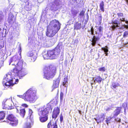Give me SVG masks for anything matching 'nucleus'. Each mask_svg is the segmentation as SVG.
Listing matches in <instances>:
<instances>
[{
	"label": "nucleus",
	"mask_w": 128,
	"mask_h": 128,
	"mask_svg": "<svg viewBox=\"0 0 128 128\" xmlns=\"http://www.w3.org/2000/svg\"><path fill=\"white\" fill-rule=\"evenodd\" d=\"M98 20L99 23V24L100 25L101 24V21L102 20V14H98Z\"/></svg>",
	"instance_id": "34"
},
{
	"label": "nucleus",
	"mask_w": 128,
	"mask_h": 128,
	"mask_svg": "<svg viewBox=\"0 0 128 128\" xmlns=\"http://www.w3.org/2000/svg\"><path fill=\"white\" fill-rule=\"evenodd\" d=\"M68 78L67 77H66L64 78L62 82V85L64 86H65L66 84L68 83Z\"/></svg>",
	"instance_id": "32"
},
{
	"label": "nucleus",
	"mask_w": 128,
	"mask_h": 128,
	"mask_svg": "<svg viewBox=\"0 0 128 128\" xmlns=\"http://www.w3.org/2000/svg\"><path fill=\"white\" fill-rule=\"evenodd\" d=\"M7 119L12 122L10 123L12 126H16L18 124V120L12 114H10L7 117Z\"/></svg>",
	"instance_id": "9"
},
{
	"label": "nucleus",
	"mask_w": 128,
	"mask_h": 128,
	"mask_svg": "<svg viewBox=\"0 0 128 128\" xmlns=\"http://www.w3.org/2000/svg\"><path fill=\"white\" fill-rule=\"evenodd\" d=\"M50 111L45 108L44 106L38 108V114L39 116V119L41 122H44L48 120Z\"/></svg>",
	"instance_id": "5"
},
{
	"label": "nucleus",
	"mask_w": 128,
	"mask_h": 128,
	"mask_svg": "<svg viewBox=\"0 0 128 128\" xmlns=\"http://www.w3.org/2000/svg\"><path fill=\"white\" fill-rule=\"evenodd\" d=\"M19 51L20 52V54H21V48L20 47V48Z\"/></svg>",
	"instance_id": "54"
},
{
	"label": "nucleus",
	"mask_w": 128,
	"mask_h": 128,
	"mask_svg": "<svg viewBox=\"0 0 128 128\" xmlns=\"http://www.w3.org/2000/svg\"><path fill=\"white\" fill-rule=\"evenodd\" d=\"M17 96L20 98H22L24 100V94L22 95H17Z\"/></svg>",
	"instance_id": "48"
},
{
	"label": "nucleus",
	"mask_w": 128,
	"mask_h": 128,
	"mask_svg": "<svg viewBox=\"0 0 128 128\" xmlns=\"http://www.w3.org/2000/svg\"><path fill=\"white\" fill-rule=\"evenodd\" d=\"M58 5H59V4L58 3V4L57 5H56V6H58Z\"/></svg>",
	"instance_id": "60"
},
{
	"label": "nucleus",
	"mask_w": 128,
	"mask_h": 128,
	"mask_svg": "<svg viewBox=\"0 0 128 128\" xmlns=\"http://www.w3.org/2000/svg\"><path fill=\"white\" fill-rule=\"evenodd\" d=\"M60 112V106H57L54 108L52 112V118L54 119V120L57 118Z\"/></svg>",
	"instance_id": "10"
},
{
	"label": "nucleus",
	"mask_w": 128,
	"mask_h": 128,
	"mask_svg": "<svg viewBox=\"0 0 128 128\" xmlns=\"http://www.w3.org/2000/svg\"><path fill=\"white\" fill-rule=\"evenodd\" d=\"M63 93L62 92H61L60 94V100L62 101V100L63 99Z\"/></svg>",
	"instance_id": "44"
},
{
	"label": "nucleus",
	"mask_w": 128,
	"mask_h": 128,
	"mask_svg": "<svg viewBox=\"0 0 128 128\" xmlns=\"http://www.w3.org/2000/svg\"><path fill=\"white\" fill-rule=\"evenodd\" d=\"M26 113V110L24 108L21 109L20 110V114L22 117H24Z\"/></svg>",
	"instance_id": "27"
},
{
	"label": "nucleus",
	"mask_w": 128,
	"mask_h": 128,
	"mask_svg": "<svg viewBox=\"0 0 128 128\" xmlns=\"http://www.w3.org/2000/svg\"><path fill=\"white\" fill-rule=\"evenodd\" d=\"M8 20L9 25H12L15 21L16 19L14 16L13 15H12L9 16Z\"/></svg>",
	"instance_id": "20"
},
{
	"label": "nucleus",
	"mask_w": 128,
	"mask_h": 128,
	"mask_svg": "<svg viewBox=\"0 0 128 128\" xmlns=\"http://www.w3.org/2000/svg\"><path fill=\"white\" fill-rule=\"evenodd\" d=\"M104 4L103 1H102L100 4V10L102 12H104Z\"/></svg>",
	"instance_id": "26"
},
{
	"label": "nucleus",
	"mask_w": 128,
	"mask_h": 128,
	"mask_svg": "<svg viewBox=\"0 0 128 128\" xmlns=\"http://www.w3.org/2000/svg\"><path fill=\"white\" fill-rule=\"evenodd\" d=\"M114 111L113 117L114 118L116 117L120 113L122 112V107H116Z\"/></svg>",
	"instance_id": "15"
},
{
	"label": "nucleus",
	"mask_w": 128,
	"mask_h": 128,
	"mask_svg": "<svg viewBox=\"0 0 128 128\" xmlns=\"http://www.w3.org/2000/svg\"><path fill=\"white\" fill-rule=\"evenodd\" d=\"M55 0L54 2H53V3L54 4H56V2H57V0Z\"/></svg>",
	"instance_id": "53"
},
{
	"label": "nucleus",
	"mask_w": 128,
	"mask_h": 128,
	"mask_svg": "<svg viewBox=\"0 0 128 128\" xmlns=\"http://www.w3.org/2000/svg\"><path fill=\"white\" fill-rule=\"evenodd\" d=\"M107 52H106V53H105V54H106V56H108V53Z\"/></svg>",
	"instance_id": "55"
},
{
	"label": "nucleus",
	"mask_w": 128,
	"mask_h": 128,
	"mask_svg": "<svg viewBox=\"0 0 128 128\" xmlns=\"http://www.w3.org/2000/svg\"><path fill=\"white\" fill-rule=\"evenodd\" d=\"M27 55L28 57H31L34 56V52L32 51L28 52L27 53Z\"/></svg>",
	"instance_id": "33"
},
{
	"label": "nucleus",
	"mask_w": 128,
	"mask_h": 128,
	"mask_svg": "<svg viewBox=\"0 0 128 128\" xmlns=\"http://www.w3.org/2000/svg\"><path fill=\"white\" fill-rule=\"evenodd\" d=\"M48 128H58L56 121L54 122L53 119L50 120L47 124Z\"/></svg>",
	"instance_id": "14"
},
{
	"label": "nucleus",
	"mask_w": 128,
	"mask_h": 128,
	"mask_svg": "<svg viewBox=\"0 0 128 128\" xmlns=\"http://www.w3.org/2000/svg\"><path fill=\"white\" fill-rule=\"evenodd\" d=\"M16 73H14L16 74L20 78H21L22 77L24 76L26 74V73L25 71H23L22 70H18Z\"/></svg>",
	"instance_id": "18"
},
{
	"label": "nucleus",
	"mask_w": 128,
	"mask_h": 128,
	"mask_svg": "<svg viewBox=\"0 0 128 128\" xmlns=\"http://www.w3.org/2000/svg\"><path fill=\"white\" fill-rule=\"evenodd\" d=\"M62 46L58 44L54 48L48 50L46 52H44L43 56L45 59H54L60 56Z\"/></svg>",
	"instance_id": "2"
},
{
	"label": "nucleus",
	"mask_w": 128,
	"mask_h": 128,
	"mask_svg": "<svg viewBox=\"0 0 128 128\" xmlns=\"http://www.w3.org/2000/svg\"><path fill=\"white\" fill-rule=\"evenodd\" d=\"M103 29V27H102L101 26H100L99 27L98 29V31L100 33H102V30Z\"/></svg>",
	"instance_id": "41"
},
{
	"label": "nucleus",
	"mask_w": 128,
	"mask_h": 128,
	"mask_svg": "<svg viewBox=\"0 0 128 128\" xmlns=\"http://www.w3.org/2000/svg\"><path fill=\"white\" fill-rule=\"evenodd\" d=\"M15 67L13 69L12 72L14 73H16L18 70H22L23 68H25L27 66L26 64L23 63L22 60H20L14 66Z\"/></svg>",
	"instance_id": "7"
},
{
	"label": "nucleus",
	"mask_w": 128,
	"mask_h": 128,
	"mask_svg": "<svg viewBox=\"0 0 128 128\" xmlns=\"http://www.w3.org/2000/svg\"><path fill=\"white\" fill-rule=\"evenodd\" d=\"M36 91L34 88H30L24 94V100L30 103L34 102L38 98L36 94Z\"/></svg>",
	"instance_id": "4"
},
{
	"label": "nucleus",
	"mask_w": 128,
	"mask_h": 128,
	"mask_svg": "<svg viewBox=\"0 0 128 128\" xmlns=\"http://www.w3.org/2000/svg\"><path fill=\"white\" fill-rule=\"evenodd\" d=\"M126 28H128V25H126L125 26Z\"/></svg>",
	"instance_id": "57"
},
{
	"label": "nucleus",
	"mask_w": 128,
	"mask_h": 128,
	"mask_svg": "<svg viewBox=\"0 0 128 128\" xmlns=\"http://www.w3.org/2000/svg\"><path fill=\"white\" fill-rule=\"evenodd\" d=\"M120 20L121 22H125L126 23L128 24V21L125 20V18H120Z\"/></svg>",
	"instance_id": "42"
},
{
	"label": "nucleus",
	"mask_w": 128,
	"mask_h": 128,
	"mask_svg": "<svg viewBox=\"0 0 128 128\" xmlns=\"http://www.w3.org/2000/svg\"><path fill=\"white\" fill-rule=\"evenodd\" d=\"M1 30V29L0 28V37H4V34L2 32V31L0 32Z\"/></svg>",
	"instance_id": "43"
},
{
	"label": "nucleus",
	"mask_w": 128,
	"mask_h": 128,
	"mask_svg": "<svg viewBox=\"0 0 128 128\" xmlns=\"http://www.w3.org/2000/svg\"><path fill=\"white\" fill-rule=\"evenodd\" d=\"M127 4H128V0H125Z\"/></svg>",
	"instance_id": "56"
},
{
	"label": "nucleus",
	"mask_w": 128,
	"mask_h": 128,
	"mask_svg": "<svg viewBox=\"0 0 128 128\" xmlns=\"http://www.w3.org/2000/svg\"><path fill=\"white\" fill-rule=\"evenodd\" d=\"M96 34H97V32H96Z\"/></svg>",
	"instance_id": "62"
},
{
	"label": "nucleus",
	"mask_w": 128,
	"mask_h": 128,
	"mask_svg": "<svg viewBox=\"0 0 128 128\" xmlns=\"http://www.w3.org/2000/svg\"><path fill=\"white\" fill-rule=\"evenodd\" d=\"M125 103H124L122 104V106H123V108H125Z\"/></svg>",
	"instance_id": "51"
},
{
	"label": "nucleus",
	"mask_w": 128,
	"mask_h": 128,
	"mask_svg": "<svg viewBox=\"0 0 128 128\" xmlns=\"http://www.w3.org/2000/svg\"><path fill=\"white\" fill-rule=\"evenodd\" d=\"M84 12L83 10H82L80 13L79 15L80 16H83L84 15Z\"/></svg>",
	"instance_id": "47"
},
{
	"label": "nucleus",
	"mask_w": 128,
	"mask_h": 128,
	"mask_svg": "<svg viewBox=\"0 0 128 128\" xmlns=\"http://www.w3.org/2000/svg\"><path fill=\"white\" fill-rule=\"evenodd\" d=\"M19 58L18 56L15 55L11 58L10 60L9 65H10L11 63L12 65L15 66L19 60Z\"/></svg>",
	"instance_id": "13"
},
{
	"label": "nucleus",
	"mask_w": 128,
	"mask_h": 128,
	"mask_svg": "<svg viewBox=\"0 0 128 128\" xmlns=\"http://www.w3.org/2000/svg\"><path fill=\"white\" fill-rule=\"evenodd\" d=\"M117 15L118 17L119 18H120L124 16V14L122 12H118L117 13Z\"/></svg>",
	"instance_id": "38"
},
{
	"label": "nucleus",
	"mask_w": 128,
	"mask_h": 128,
	"mask_svg": "<svg viewBox=\"0 0 128 128\" xmlns=\"http://www.w3.org/2000/svg\"><path fill=\"white\" fill-rule=\"evenodd\" d=\"M60 80V78H58L54 80L53 84L52 86L53 88L52 90L58 87Z\"/></svg>",
	"instance_id": "19"
},
{
	"label": "nucleus",
	"mask_w": 128,
	"mask_h": 128,
	"mask_svg": "<svg viewBox=\"0 0 128 128\" xmlns=\"http://www.w3.org/2000/svg\"><path fill=\"white\" fill-rule=\"evenodd\" d=\"M90 31L91 32V34L93 35L94 34V29L92 26L91 28Z\"/></svg>",
	"instance_id": "46"
},
{
	"label": "nucleus",
	"mask_w": 128,
	"mask_h": 128,
	"mask_svg": "<svg viewBox=\"0 0 128 128\" xmlns=\"http://www.w3.org/2000/svg\"><path fill=\"white\" fill-rule=\"evenodd\" d=\"M102 49L104 50V53L108 52V47L107 46H106L105 47L102 48Z\"/></svg>",
	"instance_id": "35"
},
{
	"label": "nucleus",
	"mask_w": 128,
	"mask_h": 128,
	"mask_svg": "<svg viewBox=\"0 0 128 128\" xmlns=\"http://www.w3.org/2000/svg\"><path fill=\"white\" fill-rule=\"evenodd\" d=\"M31 57V61L32 62H34L36 60L37 58L36 56L34 55Z\"/></svg>",
	"instance_id": "39"
},
{
	"label": "nucleus",
	"mask_w": 128,
	"mask_h": 128,
	"mask_svg": "<svg viewBox=\"0 0 128 128\" xmlns=\"http://www.w3.org/2000/svg\"><path fill=\"white\" fill-rule=\"evenodd\" d=\"M123 36L124 38H126L128 36V31H125L123 35Z\"/></svg>",
	"instance_id": "40"
},
{
	"label": "nucleus",
	"mask_w": 128,
	"mask_h": 128,
	"mask_svg": "<svg viewBox=\"0 0 128 128\" xmlns=\"http://www.w3.org/2000/svg\"><path fill=\"white\" fill-rule=\"evenodd\" d=\"M44 78L50 80L52 78L56 73V66L52 64L44 66L43 70Z\"/></svg>",
	"instance_id": "3"
},
{
	"label": "nucleus",
	"mask_w": 128,
	"mask_h": 128,
	"mask_svg": "<svg viewBox=\"0 0 128 128\" xmlns=\"http://www.w3.org/2000/svg\"><path fill=\"white\" fill-rule=\"evenodd\" d=\"M50 9L52 11H56L58 10V8L56 7L55 6L54 4H52L51 6H50Z\"/></svg>",
	"instance_id": "29"
},
{
	"label": "nucleus",
	"mask_w": 128,
	"mask_h": 128,
	"mask_svg": "<svg viewBox=\"0 0 128 128\" xmlns=\"http://www.w3.org/2000/svg\"><path fill=\"white\" fill-rule=\"evenodd\" d=\"M71 12L72 16L74 17L76 16L78 13V11L76 10H72Z\"/></svg>",
	"instance_id": "31"
},
{
	"label": "nucleus",
	"mask_w": 128,
	"mask_h": 128,
	"mask_svg": "<svg viewBox=\"0 0 128 128\" xmlns=\"http://www.w3.org/2000/svg\"><path fill=\"white\" fill-rule=\"evenodd\" d=\"M81 23H79L78 22H76L74 24V30H80L81 28Z\"/></svg>",
	"instance_id": "23"
},
{
	"label": "nucleus",
	"mask_w": 128,
	"mask_h": 128,
	"mask_svg": "<svg viewBox=\"0 0 128 128\" xmlns=\"http://www.w3.org/2000/svg\"><path fill=\"white\" fill-rule=\"evenodd\" d=\"M58 102V99L56 98H54L47 104L45 108L51 112L52 109V107L56 106Z\"/></svg>",
	"instance_id": "8"
},
{
	"label": "nucleus",
	"mask_w": 128,
	"mask_h": 128,
	"mask_svg": "<svg viewBox=\"0 0 128 128\" xmlns=\"http://www.w3.org/2000/svg\"><path fill=\"white\" fill-rule=\"evenodd\" d=\"M100 39V38L98 37H96L94 36L92 38V40L91 41L92 43V45L94 46L96 43V42L98 41Z\"/></svg>",
	"instance_id": "21"
},
{
	"label": "nucleus",
	"mask_w": 128,
	"mask_h": 128,
	"mask_svg": "<svg viewBox=\"0 0 128 128\" xmlns=\"http://www.w3.org/2000/svg\"><path fill=\"white\" fill-rule=\"evenodd\" d=\"M112 117L110 116H107L105 120L106 122L107 125H108L109 123H110V122L112 119Z\"/></svg>",
	"instance_id": "28"
},
{
	"label": "nucleus",
	"mask_w": 128,
	"mask_h": 128,
	"mask_svg": "<svg viewBox=\"0 0 128 128\" xmlns=\"http://www.w3.org/2000/svg\"><path fill=\"white\" fill-rule=\"evenodd\" d=\"M63 119V117L62 114H61L60 116V122H62Z\"/></svg>",
	"instance_id": "45"
},
{
	"label": "nucleus",
	"mask_w": 128,
	"mask_h": 128,
	"mask_svg": "<svg viewBox=\"0 0 128 128\" xmlns=\"http://www.w3.org/2000/svg\"><path fill=\"white\" fill-rule=\"evenodd\" d=\"M126 128H128V126L126 127Z\"/></svg>",
	"instance_id": "59"
},
{
	"label": "nucleus",
	"mask_w": 128,
	"mask_h": 128,
	"mask_svg": "<svg viewBox=\"0 0 128 128\" xmlns=\"http://www.w3.org/2000/svg\"><path fill=\"white\" fill-rule=\"evenodd\" d=\"M18 82V79L15 78H12L11 76L8 74L6 76V77L4 78L2 83L6 86H9L17 84Z\"/></svg>",
	"instance_id": "6"
},
{
	"label": "nucleus",
	"mask_w": 128,
	"mask_h": 128,
	"mask_svg": "<svg viewBox=\"0 0 128 128\" xmlns=\"http://www.w3.org/2000/svg\"><path fill=\"white\" fill-rule=\"evenodd\" d=\"M33 112L30 109H28V116L26 118L27 121L29 120L30 122H32L33 118V116L32 115Z\"/></svg>",
	"instance_id": "16"
},
{
	"label": "nucleus",
	"mask_w": 128,
	"mask_h": 128,
	"mask_svg": "<svg viewBox=\"0 0 128 128\" xmlns=\"http://www.w3.org/2000/svg\"><path fill=\"white\" fill-rule=\"evenodd\" d=\"M5 113L4 111L0 112V120L3 119L5 116Z\"/></svg>",
	"instance_id": "30"
},
{
	"label": "nucleus",
	"mask_w": 128,
	"mask_h": 128,
	"mask_svg": "<svg viewBox=\"0 0 128 128\" xmlns=\"http://www.w3.org/2000/svg\"><path fill=\"white\" fill-rule=\"evenodd\" d=\"M118 19L117 20H112L110 23L111 24H113L110 27L112 30H116V27H119L118 24H120V22L118 21Z\"/></svg>",
	"instance_id": "12"
},
{
	"label": "nucleus",
	"mask_w": 128,
	"mask_h": 128,
	"mask_svg": "<svg viewBox=\"0 0 128 128\" xmlns=\"http://www.w3.org/2000/svg\"><path fill=\"white\" fill-rule=\"evenodd\" d=\"M11 102L10 101H7L2 103V107L3 109L11 110L12 108Z\"/></svg>",
	"instance_id": "11"
},
{
	"label": "nucleus",
	"mask_w": 128,
	"mask_h": 128,
	"mask_svg": "<svg viewBox=\"0 0 128 128\" xmlns=\"http://www.w3.org/2000/svg\"><path fill=\"white\" fill-rule=\"evenodd\" d=\"M110 109V108H108L106 109V111H108Z\"/></svg>",
	"instance_id": "52"
},
{
	"label": "nucleus",
	"mask_w": 128,
	"mask_h": 128,
	"mask_svg": "<svg viewBox=\"0 0 128 128\" xmlns=\"http://www.w3.org/2000/svg\"><path fill=\"white\" fill-rule=\"evenodd\" d=\"M117 84L115 82H112V84L111 86L112 88H111L112 89L115 88L117 86Z\"/></svg>",
	"instance_id": "37"
},
{
	"label": "nucleus",
	"mask_w": 128,
	"mask_h": 128,
	"mask_svg": "<svg viewBox=\"0 0 128 128\" xmlns=\"http://www.w3.org/2000/svg\"><path fill=\"white\" fill-rule=\"evenodd\" d=\"M104 79H102L100 76H96L95 78V80L96 82L99 84L102 81L104 80Z\"/></svg>",
	"instance_id": "24"
},
{
	"label": "nucleus",
	"mask_w": 128,
	"mask_h": 128,
	"mask_svg": "<svg viewBox=\"0 0 128 128\" xmlns=\"http://www.w3.org/2000/svg\"><path fill=\"white\" fill-rule=\"evenodd\" d=\"M22 106L26 108L28 106V105L26 104H22Z\"/></svg>",
	"instance_id": "49"
},
{
	"label": "nucleus",
	"mask_w": 128,
	"mask_h": 128,
	"mask_svg": "<svg viewBox=\"0 0 128 128\" xmlns=\"http://www.w3.org/2000/svg\"><path fill=\"white\" fill-rule=\"evenodd\" d=\"M4 46V45L3 44L2 45H1V44H0V49L1 48H3Z\"/></svg>",
	"instance_id": "50"
},
{
	"label": "nucleus",
	"mask_w": 128,
	"mask_h": 128,
	"mask_svg": "<svg viewBox=\"0 0 128 128\" xmlns=\"http://www.w3.org/2000/svg\"><path fill=\"white\" fill-rule=\"evenodd\" d=\"M74 1L76 2L77 1V0H74Z\"/></svg>",
	"instance_id": "58"
},
{
	"label": "nucleus",
	"mask_w": 128,
	"mask_h": 128,
	"mask_svg": "<svg viewBox=\"0 0 128 128\" xmlns=\"http://www.w3.org/2000/svg\"><path fill=\"white\" fill-rule=\"evenodd\" d=\"M105 117V116L104 114L103 113H102L100 115V117H97L96 118H95L94 119L97 123H100L104 120Z\"/></svg>",
	"instance_id": "17"
},
{
	"label": "nucleus",
	"mask_w": 128,
	"mask_h": 128,
	"mask_svg": "<svg viewBox=\"0 0 128 128\" xmlns=\"http://www.w3.org/2000/svg\"><path fill=\"white\" fill-rule=\"evenodd\" d=\"M28 121H29V122H26L23 126L22 128H30L31 126L30 122L29 120Z\"/></svg>",
	"instance_id": "25"
},
{
	"label": "nucleus",
	"mask_w": 128,
	"mask_h": 128,
	"mask_svg": "<svg viewBox=\"0 0 128 128\" xmlns=\"http://www.w3.org/2000/svg\"><path fill=\"white\" fill-rule=\"evenodd\" d=\"M61 24L59 21L56 19L51 21L47 26L46 32V36L49 37H52L60 29Z\"/></svg>",
	"instance_id": "1"
},
{
	"label": "nucleus",
	"mask_w": 128,
	"mask_h": 128,
	"mask_svg": "<svg viewBox=\"0 0 128 128\" xmlns=\"http://www.w3.org/2000/svg\"><path fill=\"white\" fill-rule=\"evenodd\" d=\"M93 84L92 83H91V85H92V84Z\"/></svg>",
	"instance_id": "61"
},
{
	"label": "nucleus",
	"mask_w": 128,
	"mask_h": 128,
	"mask_svg": "<svg viewBox=\"0 0 128 128\" xmlns=\"http://www.w3.org/2000/svg\"><path fill=\"white\" fill-rule=\"evenodd\" d=\"M106 68L104 67H102L100 68H98L99 71L103 72H104L106 71Z\"/></svg>",
	"instance_id": "36"
},
{
	"label": "nucleus",
	"mask_w": 128,
	"mask_h": 128,
	"mask_svg": "<svg viewBox=\"0 0 128 128\" xmlns=\"http://www.w3.org/2000/svg\"><path fill=\"white\" fill-rule=\"evenodd\" d=\"M29 3L28 1L24 2L23 4L25 9L27 11H29L31 10V6L29 5Z\"/></svg>",
	"instance_id": "22"
}]
</instances>
